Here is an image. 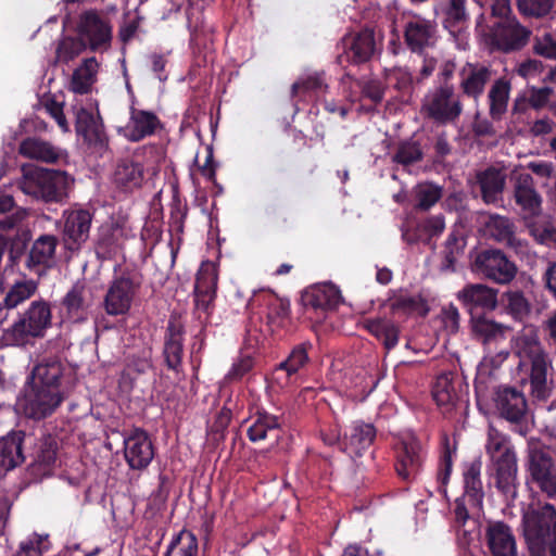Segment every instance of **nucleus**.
Wrapping results in <instances>:
<instances>
[{
    "instance_id": "52",
    "label": "nucleus",
    "mask_w": 556,
    "mask_h": 556,
    "mask_svg": "<svg viewBox=\"0 0 556 556\" xmlns=\"http://www.w3.org/2000/svg\"><path fill=\"white\" fill-rule=\"evenodd\" d=\"M415 208L417 211H429L443 195L442 187L433 182H425L416 186L414 190Z\"/></svg>"
},
{
    "instance_id": "57",
    "label": "nucleus",
    "mask_w": 556,
    "mask_h": 556,
    "mask_svg": "<svg viewBox=\"0 0 556 556\" xmlns=\"http://www.w3.org/2000/svg\"><path fill=\"white\" fill-rule=\"evenodd\" d=\"M87 49V46L78 35L76 37L66 36L58 43L55 51L56 60L61 63L67 64Z\"/></svg>"
},
{
    "instance_id": "53",
    "label": "nucleus",
    "mask_w": 556,
    "mask_h": 556,
    "mask_svg": "<svg viewBox=\"0 0 556 556\" xmlns=\"http://www.w3.org/2000/svg\"><path fill=\"white\" fill-rule=\"evenodd\" d=\"M453 453H455V448H452L450 439L445 435L442 441V452L437 472L438 491L444 495H446V485L452 473Z\"/></svg>"
},
{
    "instance_id": "40",
    "label": "nucleus",
    "mask_w": 556,
    "mask_h": 556,
    "mask_svg": "<svg viewBox=\"0 0 556 556\" xmlns=\"http://www.w3.org/2000/svg\"><path fill=\"white\" fill-rule=\"evenodd\" d=\"M466 244L467 240L464 229L459 227H454L448 233L444 243V249L442 251L443 261L441 263V270H455V264L458 257L464 254Z\"/></svg>"
},
{
    "instance_id": "7",
    "label": "nucleus",
    "mask_w": 556,
    "mask_h": 556,
    "mask_svg": "<svg viewBox=\"0 0 556 556\" xmlns=\"http://www.w3.org/2000/svg\"><path fill=\"white\" fill-rule=\"evenodd\" d=\"M472 271L498 285L510 283L517 275L515 262L500 249H483L475 255Z\"/></svg>"
},
{
    "instance_id": "58",
    "label": "nucleus",
    "mask_w": 556,
    "mask_h": 556,
    "mask_svg": "<svg viewBox=\"0 0 556 556\" xmlns=\"http://www.w3.org/2000/svg\"><path fill=\"white\" fill-rule=\"evenodd\" d=\"M218 274L213 262L205 261L201 264L195 278L194 291L216 292Z\"/></svg>"
},
{
    "instance_id": "8",
    "label": "nucleus",
    "mask_w": 556,
    "mask_h": 556,
    "mask_svg": "<svg viewBox=\"0 0 556 556\" xmlns=\"http://www.w3.org/2000/svg\"><path fill=\"white\" fill-rule=\"evenodd\" d=\"M76 33L91 52H104L111 47L113 38L111 22L94 9L80 13Z\"/></svg>"
},
{
    "instance_id": "56",
    "label": "nucleus",
    "mask_w": 556,
    "mask_h": 556,
    "mask_svg": "<svg viewBox=\"0 0 556 556\" xmlns=\"http://www.w3.org/2000/svg\"><path fill=\"white\" fill-rule=\"evenodd\" d=\"M485 453L491 460L500 458L504 454L516 453L514 447L510 445L509 439L496 430L490 427L488 431V439L485 443Z\"/></svg>"
},
{
    "instance_id": "55",
    "label": "nucleus",
    "mask_w": 556,
    "mask_h": 556,
    "mask_svg": "<svg viewBox=\"0 0 556 556\" xmlns=\"http://www.w3.org/2000/svg\"><path fill=\"white\" fill-rule=\"evenodd\" d=\"M290 321V302L286 299H276L268 305L267 324L275 332L285 328Z\"/></svg>"
},
{
    "instance_id": "45",
    "label": "nucleus",
    "mask_w": 556,
    "mask_h": 556,
    "mask_svg": "<svg viewBox=\"0 0 556 556\" xmlns=\"http://www.w3.org/2000/svg\"><path fill=\"white\" fill-rule=\"evenodd\" d=\"M471 330L478 340L484 344L503 339L507 327L486 316V314L470 317Z\"/></svg>"
},
{
    "instance_id": "4",
    "label": "nucleus",
    "mask_w": 556,
    "mask_h": 556,
    "mask_svg": "<svg viewBox=\"0 0 556 556\" xmlns=\"http://www.w3.org/2000/svg\"><path fill=\"white\" fill-rule=\"evenodd\" d=\"M73 181L64 170L35 167L24 173L21 189L46 203H59L67 198Z\"/></svg>"
},
{
    "instance_id": "33",
    "label": "nucleus",
    "mask_w": 556,
    "mask_h": 556,
    "mask_svg": "<svg viewBox=\"0 0 556 556\" xmlns=\"http://www.w3.org/2000/svg\"><path fill=\"white\" fill-rule=\"evenodd\" d=\"M434 13L442 15V25L450 33L459 31L470 20L467 0H444L434 7Z\"/></svg>"
},
{
    "instance_id": "23",
    "label": "nucleus",
    "mask_w": 556,
    "mask_h": 556,
    "mask_svg": "<svg viewBox=\"0 0 556 556\" xmlns=\"http://www.w3.org/2000/svg\"><path fill=\"white\" fill-rule=\"evenodd\" d=\"M376 438L377 429L372 424L355 420L344 432L341 451L351 456L362 457L374 444Z\"/></svg>"
},
{
    "instance_id": "18",
    "label": "nucleus",
    "mask_w": 556,
    "mask_h": 556,
    "mask_svg": "<svg viewBox=\"0 0 556 556\" xmlns=\"http://www.w3.org/2000/svg\"><path fill=\"white\" fill-rule=\"evenodd\" d=\"M528 471L531 481L548 497L556 495V463L552 456L541 450L529 454Z\"/></svg>"
},
{
    "instance_id": "29",
    "label": "nucleus",
    "mask_w": 556,
    "mask_h": 556,
    "mask_svg": "<svg viewBox=\"0 0 556 556\" xmlns=\"http://www.w3.org/2000/svg\"><path fill=\"white\" fill-rule=\"evenodd\" d=\"M162 127V122L154 112L131 108L129 121L125 127V137L131 142H139L153 136Z\"/></svg>"
},
{
    "instance_id": "21",
    "label": "nucleus",
    "mask_w": 556,
    "mask_h": 556,
    "mask_svg": "<svg viewBox=\"0 0 556 556\" xmlns=\"http://www.w3.org/2000/svg\"><path fill=\"white\" fill-rule=\"evenodd\" d=\"M481 200L488 205H502L507 174L504 168L490 165L476 173Z\"/></svg>"
},
{
    "instance_id": "22",
    "label": "nucleus",
    "mask_w": 556,
    "mask_h": 556,
    "mask_svg": "<svg viewBox=\"0 0 556 556\" xmlns=\"http://www.w3.org/2000/svg\"><path fill=\"white\" fill-rule=\"evenodd\" d=\"M491 476L494 478L496 489L506 498H516L517 496V456L516 453L504 454L500 458L491 460Z\"/></svg>"
},
{
    "instance_id": "54",
    "label": "nucleus",
    "mask_w": 556,
    "mask_h": 556,
    "mask_svg": "<svg viewBox=\"0 0 556 556\" xmlns=\"http://www.w3.org/2000/svg\"><path fill=\"white\" fill-rule=\"evenodd\" d=\"M424 159L421 144L416 140L401 141L392 156V162L407 167Z\"/></svg>"
},
{
    "instance_id": "26",
    "label": "nucleus",
    "mask_w": 556,
    "mask_h": 556,
    "mask_svg": "<svg viewBox=\"0 0 556 556\" xmlns=\"http://www.w3.org/2000/svg\"><path fill=\"white\" fill-rule=\"evenodd\" d=\"M514 200L525 217H534L541 213L542 197L536 191L534 179L530 174L522 173L516 178Z\"/></svg>"
},
{
    "instance_id": "38",
    "label": "nucleus",
    "mask_w": 556,
    "mask_h": 556,
    "mask_svg": "<svg viewBox=\"0 0 556 556\" xmlns=\"http://www.w3.org/2000/svg\"><path fill=\"white\" fill-rule=\"evenodd\" d=\"M114 184L124 191H131L143 181V165L132 159L121 160L114 172Z\"/></svg>"
},
{
    "instance_id": "39",
    "label": "nucleus",
    "mask_w": 556,
    "mask_h": 556,
    "mask_svg": "<svg viewBox=\"0 0 556 556\" xmlns=\"http://www.w3.org/2000/svg\"><path fill=\"white\" fill-rule=\"evenodd\" d=\"M328 89L324 72H316L305 77L299 78L291 86V98L306 100L307 98H318Z\"/></svg>"
},
{
    "instance_id": "5",
    "label": "nucleus",
    "mask_w": 556,
    "mask_h": 556,
    "mask_svg": "<svg viewBox=\"0 0 556 556\" xmlns=\"http://www.w3.org/2000/svg\"><path fill=\"white\" fill-rule=\"evenodd\" d=\"M421 111L439 125L454 124L463 114V103L453 84H439L425 96Z\"/></svg>"
},
{
    "instance_id": "20",
    "label": "nucleus",
    "mask_w": 556,
    "mask_h": 556,
    "mask_svg": "<svg viewBox=\"0 0 556 556\" xmlns=\"http://www.w3.org/2000/svg\"><path fill=\"white\" fill-rule=\"evenodd\" d=\"M185 326L176 317H170L164 333L163 358L167 369L182 371Z\"/></svg>"
},
{
    "instance_id": "15",
    "label": "nucleus",
    "mask_w": 556,
    "mask_h": 556,
    "mask_svg": "<svg viewBox=\"0 0 556 556\" xmlns=\"http://www.w3.org/2000/svg\"><path fill=\"white\" fill-rule=\"evenodd\" d=\"M404 42L410 52L424 55L428 48L437 42V24L434 21L413 14L404 25Z\"/></svg>"
},
{
    "instance_id": "19",
    "label": "nucleus",
    "mask_w": 556,
    "mask_h": 556,
    "mask_svg": "<svg viewBox=\"0 0 556 556\" xmlns=\"http://www.w3.org/2000/svg\"><path fill=\"white\" fill-rule=\"evenodd\" d=\"M76 132L83 138L88 148L100 155L108 149V137L101 117L80 108L76 113Z\"/></svg>"
},
{
    "instance_id": "16",
    "label": "nucleus",
    "mask_w": 556,
    "mask_h": 556,
    "mask_svg": "<svg viewBox=\"0 0 556 556\" xmlns=\"http://www.w3.org/2000/svg\"><path fill=\"white\" fill-rule=\"evenodd\" d=\"M498 291L483 283H468L457 292V300L470 317L486 314L497 307Z\"/></svg>"
},
{
    "instance_id": "14",
    "label": "nucleus",
    "mask_w": 556,
    "mask_h": 556,
    "mask_svg": "<svg viewBox=\"0 0 556 556\" xmlns=\"http://www.w3.org/2000/svg\"><path fill=\"white\" fill-rule=\"evenodd\" d=\"M154 445L144 429L134 428L124 438V456L130 469L143 470L148 468L154 458Z\"/></svg>"
},
{
    "instance_id": "48",
    "label": "nucleus",
    "mask_w": 556,
    "mask_h": 556,
    "mask_svg": "<svg viewBox=\"0 0 556 556\" xmlns=\"http://www.w3.org/2000/svg\"><path fill=\"white\" fill-rule=\"evenodd\" d=\"M98 65L94 56L85 59L83 64L73 72L71 90L78 94L88 93L94 81Z\"/></svg>"
},
{
    "instance_id": "36",
    "label": "nucleus",
    "mask_w": 556,
    "mask_h": 556,
    "mask_svg": "<svg viewBox=\"0 0 556 556\" xmlns=\"http://www.w3.org/2000/svg\"><path fill=\"white\" fill-rule=\"evenodd\" d=\"M481 469L482 460L480 456L463 464L465 495L469 497L473 505L480 504L484 497L483 484L481 480Z\"/></svg>"
},
{
    "instance_id": "1",
    "label": "nucleus",
    "mask_w": 556,
    "mask_h": 556,
    "mask_svg": "<svg viewBox=\"0 0 556 556\" xmlns=\"http://www.w3.org/2000/svg\"><path fill=\"white\" fill-rule=\"evenodd\" d=\"M65 371V365L58 357L42 358L33 367L18 401L26 418L41 421L58 410L68 396Z\"/></svg>"
},
{
    "instance_id": "37",
    "label": "nucleus",
    "mask_w": 556,
    "mask_h": 556,
    "mask_svg": "<svg viewBox=\"0 0 556 556\" xmlns=\"http://www.w3.org/2000/svg\"><path fill=\"white\" fill-rule=\"evenodd\" d=\"M123 228L117 224L105 225L99 229L96 254L100 260L113 258L122 248Z\"/></svg>"
},
{
    "instance_id": "6",
    "label": "nucleus",
    "mask_w": 556,
    "mask_h": 556,
    "mask_svg": "<svg viewBox=\"0 0 556 556\" xmlns=\"http://www.w3.org/2000/svg\"><path fill=\"white\" fill-rule=\"evenodd\" d=\"M141 283V275L134 270H126L114 277L103 298L104 312L114 317L128 314Z\"/></svg>"
},
{
    "instance_id": "17",
    "label": "nucleus",
    "mask_w": 556,
    "mask_h": 556,
    "mask_svg": "<svg viewBox=\"0 0 556 556\" xmlns=\"http://www.w3.org/2000/svg\"><path fill=\"white\" fill-rule=\"evenodd\" d=\"M394 451V466L397 476L404 481H413L420 472L425 460V452L420 442L415 438H410L399 442Z\"/></svg>"
},
{
    "instance_id": "31",
    "label": "nucleus",
    "mask_w": 556,
    "mask_h": 556,
    "mask_svg": "<svg viewBox=\"0 0 556 556\" xmlns=\"http://www.w3.org/2000/svg\"><path fill=\"white\" fill-rule=\"evenodd\" d=\"M38 283L35 280H23L15 282L7 292L0 303V325H3L11 317L16 316L17 306L30 299L37 291Z\"/></svg>"
},
{
    "instance_id": "12",
    "label": "nucleus",
    "mask_w": 556,
    "mask_h": 556,
    "mask_svg": "<svg viewBox=\"0 0 556 556\" xmlns=\"http://www.w3.org/2000/svg\"><path fill=\"white\" fill-rule=\"evenodd\" d=\"M341 43L343 52L338 56L339 63L364 64L370 61L375 54V31L370 28H363L359 31L346 34Z\"/></svg>"
},
{
    "instance_id": "43",
    "label": "nucleus",
    "mask_w": 556,
    "mask_h": 556,
    "mask_svg": "<svg viewBox=\"0 0 556 556\" xmlns=\"http://www.w3.org/2000/svg\"><path fill=\"white\" fill-rule=\"evenodd\" d=\"M510 83L505 78L496 79L488 93L489 114L493 121H501L508 106Z\"/></svg>"
},
{
    "instance_id": "11",
    "label": "nucleus",
    "mask_w": 556,
    "mask_h": 556,
    "mask_svg": "<svg viewBox=\"0 0 556 556\" xmlns=\"http://www.w3.org/2000/svg\"><path fill=\"white\" fill-rule=\"evenodd\" d=\"M494 402L500 416L515 425L519 434L526 435L528 428L523 421L528 414V403L525 394L514 387H498Z\"/></svg>"
},
{
    "instance_id": "59",
    "label": "nucleus",
    "mask_w": 556,
    "mask_h": 556,
    "mask_svg": "<svg viewBox=\"0 0 556 556\" xmlns=\"http://www.w3.org/2000/svg\"><path fill=\"white\" fill-rule=\"evenodd\" d=\"M519 12L529 17L542 18L554 13L555 0H516Z\"/></svg>"
},
{
    "instance_id": "10",
    "label": "nucleus",
    "mask_w": 556,
    "mask_h": 556,
    "mask_svg": "<svg viewBox=\"0 0 556 556\" xmlns=\"http://www.w3.org/2000/svg\"><path fill=\"white\" fill-rule=\"evenodd\" d=\"M340 299L339 289L331 283L309 287L301 294L304 313L315 323H321L326 318L327 312L337 308Z\"/></svg>"
},
{
    "instance_id": "2",
    "label": "nucleus",
    "mask_w": 556,
    "mask_h": 556,
    "mask_svg": "<svg viewBox=\"0 0 556 556\" xmlns=\"http://www.w3.org/2000/svg\"><path fill=\"white\" fill-rule=\"evenodd\" d=\"M522 527L530 556H556V509L553 505L527 510Z\"/></svg>"
},
{
    "instance_id": "47",
    "label": "nucleus",
    "mask_w": 556,
    "mask_h": 556,
    "mask_svg": "<svg viewBox=\"0 0 556 556\" xmlns=\"http://www.w3.org/2000/svg\"><path fill=\"white\" fill-rule=\"evenodd\" d=\"M389 307L393 314H416L425 317L429 313L428 303L421 295H394L389 299Z\"/></svg>"
},
{
    "instance_id": "42",
    "label": "nucleus",
    "mask_w": 556,
    "mask_h": 556,
    "mask_svg": "<svg viewBox=\"0 0 556 556\" xmlns=\"http://www.w3.org/2000/svg\"><path fill=\"white\" fill-rule=\"evenodd\" d=\"M18 152L24 157L46 163H55L61 155L59 149L38 138L24 139L20 144Z\"/></svg>"
},
{
    "instance_id": "49",
    "label": "nucleus",
    "mask_w": 556,
    "mask_h": 556,
    "mask_svg": "<svg viewBox=\"0 0 556 556\" xmlns=\"http://www.w3.org/2000/svg\"><path fill=\"white\" fill-rule=\"evenodd\" d=\"M199 544L197 535L182 529L175 534L163 556H198Z\"/></svg>"
},
{
    "instance_id": "27",
    "label": "nucleus",
    "mask_w": 556,
    "mask_h": 556,
    "mask_svg": "<svg viewBox=\"0 0 556 556\" xmlns=\"http://www.w3.org/2000/svg\"><path fill=\"white\" fill-rule=\"evenodd\" d=\"M485 541L491 556H517V545L513 531L503 521L488 522Z\"/></svg>"
},
{
    "instance_id": "62",
    "label": "nucleus",
    "mask_w": 556,
    "mask_h": 556,
    "mask_svg": "<svg viewBox=\"0 0 556 556\" xmlns=\"http://www.w3.org/2000/svg\"><path fill=\"white\" fill-rule=\"evenodd\" d=\"M527 228L538 243L551 245L556 242V229L548 223L530 222Z\"/></svg>"
},
{
    "instance_id": "60",
    "label": "nucleus",
    "mask_w": 556,
    "mask_h": 556,
    "mask_svg": "<svg viewBox=\"0 0 556 556\" xmlns=\"http://www.w3.org/2000/svg\"><path fill=\"white\" fill-rule=\"evenodd\" d=\"M50 547L48 534L33 533L21 542L18 551L13 556H41Z\"/></svg>"
},
{
    "instance_id": "32",
    "label": "nucleus",
    "mask_w": 556,
    "mask_h": 556,
    "mask_svg": "<svg viewBox=\"0 0 556 556\" xmlns=\"http://www.w3.org/2000/svg\"><path fill=\"white\" fill-rule=\"evenodd\" d=\"M463 389L462 379L453 372H444L437 377L432 387V396L435 403L451 410L460 397Z\"/></svg>"
},
{
    "instance_id": "25",
    "label": "nucleus",
    "mask_w": 556,
    "mask_h": 556,
    "mask_svg": "<svg viewBox=\"0 0 556 556\" xmlns=\"http://www.w3.org/2000/svg\"><path fill=\"white\" fill-rule=\"evenodd\" d=\"M86 286L76 282L62 298L60 314L65 321L81 324L88 319L90 305L86 299Z\"/></svg>"
},
{
    "instance_id": "61",
    "label": "nucleus",
    "mask_w": 556,
    "mask_h": 556,
    "mask_svg": "<svg viewBox=\"0 0 556 556\" xmlns=\"http://www.w3.org/2000/svg\"><path fill=\"white\" fill-rule=\"evenodd\" d=\"M532 51L535 55L556 61V38L551 33L535 36L532 43Z\"/></svg>"
},
{
    "instance_id": "46",
    "label": "nucleus",
    "mask_w": 556,
    "mask_h": 556,
    "mask_svg": "<svg viewBox=\"0 0 556 556\" xmlns=\"http://www.w3.org/2000/svg\"><path fill=\"white\" fill-rule=\"evenodd\" d=\"M58 240L54 236H40L34 243L28 253L27 266L29 268L36 266H49L52 262Z\"/></svg>"
},
{
    "instance_id": "3",
    "label": "nucleus",
    "mask_w": 556,
    "mask_h": 556,
    "mask_svg": "<svg viewBox=\"0 0 556 556\" xmlns=\"http://www.w3.org/2000/svg\"><path fill=\"white\" fill-rule=\"evenodd\" d=\"M15 317L12 325L3 331L2 338L7 345L22 346L30 339L43 338L52 326L51 306L43 299L33 301L23 313H16Z\"/></svg>"
},
{
    "instance_id": "30",
    "label": "nucleus",
    "mask_w": 556,
    "mask_h": 556,
    "mask_svg": "<svg viewBox=\"0 0 556 556\" xmlns=\"http://www.w3.org/2000/svg\"><path fill=\"white\" fill-rule=\"evenodd\" d=\"M491 77L492 72L489 67L467 63L460 72L459 88L462 94L478 103Z\"/></svg>"
},
{
    "instance_id": "50",
    "label": "nucleus",
    "mask_w": 556,
    "mask_h": 556,
    "mask_svg": "<svg viewBox=\"0 0 556 556\" xmlns=\"http://www.w3.org/2000/svg\"><path fill=\"white\" fill-rule=\"evenodd\" d=\"M312 350L313 344L311 341H304L294 345L288 357L277 366V370H285L288 377L298 374L308 364V353Z\"/></svg>"
},
{
    "instance_id": "28",
    "label": "nucleus",
    "mask_w": 556,
    "mask_h": 556,
    "mask_svg": "<svg viewBox=\"0 0 556 556\" xmlns=\"http://www.w3.org/2000/svg\"><path fill=\"white\" fill-rule=\"evenodd\" d=\"M27 447H31V452L29 453L31 470L41 476H46L50 472L56 460V438L50 433H46L38 439L35 438V442L27 444Z\"/></svg>"
},
{
    "instance_id": "9",
    "label": "nucleus",
    "mask_w": 556,
    "mask_h": 556,
    "mask_svg": "<svg viewBox=\"0 0 556 556\" xmlns=\"http://www.w3.org/2000/svg\"><path fill=\"white\" fill-rule=\"evenodd\" d=\"M532 31L521 25L516 17L494 22L488 33V43L492 50L511 53L523 49Z\"/></svg>"
},
{
    "instance_id": "64",
    "label": "nucleus",
    "mask_w": 556,
    "mask_h": 556,
    "mask_svg": "<svg viewBox=\"0 0 556 556\" xmlns=\"http://www.w3.org/2000/svg\"><path fill=\"white\" fill-rule=\"evenodd\" d=\"M388 80L399 91H407L414 84L412 73L406 67H394L388 74Z\"/></svg>"
},
{
    "instance_id": "13",
    "label": "nucleus",
    "mask_w": 556,
    "mask_h": 556,
    "mask_svg": "<svg viewBox=\"0 0 556 556\" xmlns=\"http://www.w3.org/2000/svg\"><path fill=\"white\" fill-rule=\"evenodd\" d=\"M35 437L21 429H13L0 438V468L11 471L25 463L27 444H33Z\"/></svg>"
},
{
    "instance_id": "44",
    "label": "nucleus",
    "mask_w": 556,
    "mask_h": 556,
    "mask_svg": "<svg viewBox=\"0 0 556 556\" xmlns=\"http://www.w3.org/2000/svg\"><path fill=\"white\" fill-rule=\"evenodd\" d=\"M365 328L383 344L387 351H391L399 343L400 328L392 320L386 318L367 319Z\"/></svg>"
},
{
    "instance_id": "63",
    "label": "nucleus",
    "mask_w": 556,
    "mask_h": 556,
    "mask_svg": "<svg viewBox=\"0 0 556 556\" xmlns=\"http://www.w3.org/2000/svg\"><path fill=\"white\" fill-rule=\"evenodd\" d=\"M230 400L226 401L222 409L215 417V420L211 427V432L214 439L217 441L225 439L226 430L232 419V410L229 406Z\"/></svg>"
},
{
    "instance_id": "24",
    "label": "nucleus",
    "mask_w": 556,
    "mask_h": 556,
    "mask_svg": "<svg viewBox=\"0 0 556 556\" xmlns=\"http://www.w3.org/2000/svg\"><path fill=\"white\" fill-rule=\"evenodd\" d=\"M92 213L86 208H73L64 211V240L67 247L73 250L80 247L89 238Z\"/></svg>"
},
{
    "instance_id": "34",
    "label": "nucleus",
    "mask_w": 556,
    "mask_h": 556,
    "mask_svg": "<svg viewBox=\"0 0 556 556\" xmlns=\"http://www.w3.org/2000/svg\"><path fill=\"white\" fill-rule=\"evenodd\" d=\"M481 225L485 237L507 247L516 244V227L510 218L498 214H485Z\"/></svg>"
},
{
    "instance_id": "51",
    "label": "nucleus",
    "mask_w": 556,
    "mask_h": 556,
    "mask_svg": "<svg viewBox=\"0 0 556 556\" xmlns=\"http://www.w3.org/2000/svg\"><path fill=\"white\" fill-rule=\"evenodd\" d=\"M506 313L515 320L525 323L532 311V305L520 290L506 291L503 294Z\"/></svg>"
},
{
    "instance_id": "35",
    "label": "nucleus",
    "mask_w": 556,
    "mask_h": 556,
    "mask_svg": "<svg viewBox=\"0 0 556 556\" xmlns=\"http://www.w3.org/2000/svg\"><path fill=\"white\" fill-rule=\"evenodd\" d=\"M250 418L252 424L247 435L253 443L265 440L269 432L279 430L282 425V416L270 414L264 407H256Z\"/></svg>"
},
{
    "instance_id": "41",
    "label": "nucleus",
    "mask_w": 556,
    "mask_h": 556,
    "mask_svg": "<svg viewBox=\"0 0 556 556\" xmlns=\"http://www.w3.org/2000/svg\"><path fill=\"white\" fill-rule=\"evenodd\" d=\"M531 395L536 401L545 402L552 393V386L547 383V363L542 355L532 359L530 372Z\"/></svg>"
}]
</instances>
